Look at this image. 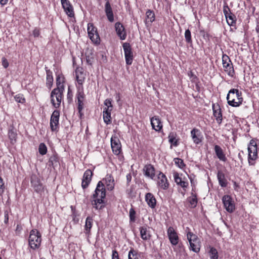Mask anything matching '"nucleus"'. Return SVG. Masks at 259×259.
I'll return each mask as SVG.
<instances>
[{
    "mask_svg": "<svg viewBox=\"0 0 259 259\" xmlns=\"http://www.w3.org/2000/svg\"><path fill=\"white\" fill-rule=\"evenodd\" d=\"M228 103L232 107H239L243 102L242 93L238 90L233 89L229 91L227 96Z\"/></svg>",
    "mask_w": 259,
    "mask_h": 259,
    "instance_id": "f257e3e1",
    "label": "nucleus"
},
{
    "mask_svg": "<svg viewBox=\"0 0 259 259\" xmlns=\"http://www.w3.org/2000/svg\"><path fill=\"white\" fill-rule=\"evenodd\" d=\"M41 238L40 234L36 230H32L30 232L29 237V244L33 249L38 248L41 243Z\"/></svg>",
    "mask_w": 259,
    "mask_h": 259,
    "instance_id": "f03ea898",
    "label": "nucleus"
},
{
    "mask_svg": "<svg viewBox=\"0 0 259 259\" xmlns=\"http://www.w3.org/2000/svg\"><path fill=\"white\" fill-rule=\"evenodd\" d=\"M248 161L250 165L255 164V160L257 158L256 144L255 141L251 140L248 147Z\"/></svg>",
    "mask_w": 259,
    "mask_h": 259,
    "instance_id": "7ed1b4c3",
    "label": "nucleus"
},
{
    "mask_svg": "<svg viewBox=\"0 0 259 259\" xmlns=\"http://www.w3.org/2000/svg\"><path fill=\"white\" fill-rule=\"evenodd\" d=\"M64 90L54 89L51 93V101L53 106L58 108L60 106Z\"/></svg>",
    "mask_w": 259,
    "mask_h": 259,
    "instance_id": "20e7f679",
    "label": "nucleus"
},
{
    "mask_svg": "<svg viewBox=\"0 0 259 259\" xmlns=\"http://www.w3.org/2000/svg\"><path fill=\"white\" fill-rule=\"evenodd\" d=\"M93 196L94 199H96V202H103L106 196V191L104 184L102 181L98 182Z\"/></svg>",
    "mask_w": 259,
    "mask_h": 259,
    "instance_id": "39448f33",
    "label": "nucleus"
},
{
    "mask_svg": "<svg viewBox=\"0 0 259 259\" xmlns=\"http://www.w3.org/2000/svg\"><path fill=\"white\" fill-rule=\"evenodd\" d=\"M222 63L224 71L229 76L233 77L234 74V70L231 61L228 55L226 54L223 55Z\"/></svg>",
    "mask_w": 259,
    "mask_h": 259,
    "instance_id": "423d86ee",
    "label": "nucleus"
},
{
    "mask_svg": "<svg viewBox=\"0 0 259 259\" xmlns=\"http://www.w3.org/2000/svg\"><path fill=\"white\" fill-rule=\"evenodd\" d=\"M126 64L130 65L132 64L133 60V53L132 50V48L129 43L124 42L122 45Z\"/></svg>",
    "mask_w": 259,
    "mask_h": 259,
    "instance_id": "0eeeda50",
    "label": "nucleus"
},
{
    "mask_svg": "<svg viewBox=\"0 0 259 259\" xmlns=\"http://www.w3.org/2000/svg\"><path fill=\"white\" fill-rule=\"evenodd\" d=\"M88 35L91 40L95 44L99 43L100 38L95 28L92 23L88 25Z\"/></svg>",
    "mask_w": 259,
    "mask_h": 259,
    "instance_id": "6e6552de",
    "label": "nucleus"
},
{
    "mask_svg": "<svg viewBox=\"0 0 259 259\" xmlns=\"http://www.w3.org/2000/svg\"><path fill=\"white\" fill-rule=\"evenodd\" d=\"M111 146L113 153L119 155L121 151V145L118 138L115 135L111 138Z\"/></svg>",
    "mask_w": 259,
    "mask_h": 259,
    "instance_id": "1a4fd4ad",
    "label": "nucleus"
},
{
    "mask_svg": "<svg viewBox=\"0 0 259 259\" xmlns=\"http://www.w3.org/2000/svg\"><path fill=\"white\" fill-rule=\"evenodd\" d=\"M224 207L229 212H232L235 209V204L232 198L229 195H225L222 198Z\"/></svg>",
    "mask_w": 259,
    "mask_h": 259,
    "instance_id": "9d476101",
    "label": "nucleus"
},
{
    "mask_svg": "<svg viewBox=\"0 0 259 259\" xmlns=\"http://www.w3.org/2000/svg\"><path fill=\"white\" fill-rule=\"evenodd\" d=\"M59 116V111L56 110L54 111L50 119V127L53 132L57 131L58 128Z\"/></svg>",
    "mask_w": 259,
    "mask_h": 259,
    "instance_id": "9b49d317",
    "label": "nucleus"
},
{
    "mask_svg": "<svg viewBox=\"0 0 259 259\" xmlns=\"http://www.w3.org/2000/svg\"><path fill=\"white\" fill-rule=\"evenodd\" d=\"M31 184L35 191L37 193L41 192L44 189L40 179L36 175H32L31 177Z\"/></svg>",
    "mask_w": 259,
    "mask_h": 259,
    "instance_id": "f8f14e48",
    "label": "nucleus"
},
{
    "mask_svg": "<svg viewBox=\"0 0 259 259\" xmlns=\"http://www.w3.org/2000/svg\"><path fill=\"white\" fill-rule=\"evenodd\" d=\"M167 235L168 239L172 245H176L179 242V237L177 232L172 227H169L167 229Z\"/></svg>",
    "mask_w": 259,
    "mask_h": 259,
    "instance_id": "ddd939ff",
    "label": "nucleus"
},
{
    "mask_svg": "<svg viewBox=\"0 0 259 259\" xmlns=\"http://www.w3.org/2000/svg\"><path fill=\"white\" fill-rule=\"evenodd\" d=\"M92 176L93 172L91 169H88L85 171L81 183V186L83 189H85L88 187L92 180Z\"/></svg>",
    "mask_w": 259,
    "mask_h": 259,
    "instance_id": "4468645a",
    "label": "nucleus"
},
{
    "mask_svg": "<svg viewBox=\"0 0 259 259\" xmlns=\"http://www.w3.org/2000/svg\"><path fill=\"white\" fill-rule=\"evenodd\" d=\"M62 7L68 16L73 17L74 16L73 7L68 0H61Z\"/></svg>",
    "mask_w": 259,
    "mask_h": 259,
    "instance_id": "2eb2a0df",
    "label": "nucleus"
},
{
    "mask_svg": "<svg viewBox=\"0 0 259 259\" xmlns=\"http://www.w3.org/2000/svg\"><path fill=\"white\" fill-rule=\"evenodd\" d=\"M150 121L152 128L155 131L159 132L162 128L163 125L158 116L152 117L150 119Z\"/></svg>",
    "mask_w": 259,
    "mask_h": 259,
    "instance_id": "dca6fc26",
    "label": "nucleus"
},
{
    "mask_svg": "<svg viewBox=\"0 0 259 259\" xmlns=\"http://www.w3.org/2000/svg\"><path fill=\"white\" fill-rule=\"evenodd\" d=\"M115 28L117 34L121 40H124L126 37V33L124 26L120 22H117L115 24Z\"/></svg>",
    "mask_w": 259,
    "mask_h": 259,
    "instance_id": "f3484780",
    "label": "nucleus"
},
{
    "mask_svg": "<svg viewBox=\"0 0 259 259\" xmlns=\"http://www.w3.org/2000/svg\"><path fill=\"white\" fill-rule=\"evenodd\" d=\"M103 184L106 185V188L108 190L111 191L114 188V180L110 175H107L104 179L101 181Z\"/></svg>",
    "mask_w": 259,
    "mask_h": 259,
    "instance_id": "a211bd4d",
    "label": "nucleus"
},
{
    "mask_svg": "<svg viewBox=\"0 0 259 259\" xmlns=\"http://www.w3.org/2000/svg\"><path fill=\"white\" fill-rule=\"evenodd\" d=\"M158 186L162 189H166L168 187V183L166 176L162 172L158 176Z\"/></svg>",
    "mask_w": 259,
    "mask_h": 259,
    "instance_id": "6ab92c4d",
    "label": "nucleus"
},
{
    "mask_svg": "<svg viewBox=\"0 0 259 259\" xmlns=\"http://www.w3.org/2000/svg\"><path fill=\"white\" fill-rule=\"evenodd\" d=\"M213 116L215 117L217 122L220 124L222 121V114L219 105L212 106Z\"/></svg>",
    "mask_w": 259,
    "mask_h": 259,
    "instance_id": "aec40b11",
    "label": "nucleus"
},
{
    "mask_svg": "<svg viewBox=\"0 0 259 259\" xmlns=\"http://www.w3.org/2000/svg\"><path fill=\"white\" fill-rule=\"evenodd\" d=\"M105 11L106 13V15L107 17L108 20L110 22H112L114 21V16L112 11V9L111 7L110 3L109 1H107L105 6Z\"/></svg>",
    "mask_w": 259,
    "mask_h": 259,
    "instance_id": "412c9836",
    "label": "nucleus"
},
{
    "mask_svg": "<svg viewBox=\"0 0 259 259\" xmlns=\"http://www.w3.org/2000/svg\"><path fill=\"white\" fill-rule=\"evenodd\" d=\"M93 220L92 217H88L85 220L84 233L89 237L90 235L91 229L93 226Z\"/></svg>",
    "mask_w": 259,
    "mask_h": 259,
    "instance_id": "4be33fe9",
    "label": "nucleus"
},
{
    "mask_svg": "<svg viewBox=\"0 0 259 259\" xmlns=\"http://www.w3.org/2000/svg\"><path fill=\"white\" fill-rule=\"evenodd\" d=\"M145 200L150 207L152 208L155 207L156 200L152 194L148 193L145 196Z\"/></svg>",
    "mask_w": 259,
    "mask_h": 259,
    "instance_id": "5701e85b",
    "label": "nucleus"
},
{
    "mask_svg": "<svg viewBox=\"0 0 259 259\" xmlns=\"http://www.w3.org/2000/svg\"><path fill=\"white\" fill-rule=\"evenodd\" d=\"M143 170L146 176L150 177L151 179H153L155 176V170L154 167L152 165L149 164L145 166L143 168Z\"/></svg>",
    "mask_w": 259,
    "mask_h": 259,
    "instance_id": "b1692460",
    "label": "nucleus"
},
{
    "mask_svg": "<svg viewBox=\"0 0 259 259\" xmlns=\"http://www.w3.org/2000/svg\"><path fill=\"white\" fill-rule=\"evenodd\" d=\"M214 151L217 157L221 161L225 162L227 158L221 147L218 145H215Z\"/></svg>",
    "mask_w": 259,
    "mask_h": 259,
    "instance_id": "393cba45",
    "label": "nucleus"
},
{
    "mask_svg": "<svg viewBox=\"0 0 259 259\" xmlns=\"http://www.w3.org/2000/svg\"><path fill=\"white\" fill-rule=\"evenodd\" d=\"M140 235L142 239L144 240H150L151 237L150 230L144 227L140 228Z\"/></svg>",
    "mask_w": 259,
    "mask_h": 259,
    "instance_id": "a878e982",
    "label": "nucleus"
},
{
    "mask_svg": "<svg viewBox=\"0 0 259 259\" xmlns=\"http://www.w3.org/2000/svg\"><path fill=\"white\" fill-rule=\"evenodd\" d=\"M174 177L175 181L177 185L181 186L184 189L186 188L188 186V182L187 181L183 180L179 176V174H175Z\"/></svg>",
    "mask_w": 259,
    "mask_h": 259,
    "instance_id": "bb28decb",
    "label": "nucleus"
},
{
    "mask_svg": "<svg viewBox=\"0 0 259 259\" xmlns=\"http://www.w3.org/2000/svg\"><path fill=\"white\" fill-rule=\"evenodd\" d=\"M217 178L219 182V184L222 187H225L227 185V181L225 178V175L221 171H219L217 174Z\"/></svg>",
    "mask_w": 259,
    "mask_h": 259,
    "instance_id": "cd10ccee",
    "label": "nucleus"
},
{
    "mask_svg": "<svg viewBox=\"0 0 259 259\" xmlns=\"http://www.w3.org/2000/svg\"><path fill=\"white\" fill-rule=\"evenodd\" d=\"M47 73V82L46 85L47 87H48L49 89H51L52 86L53 82V77L52 72L49 69H46Z\"/></svg>",
    "mask_w": 259,
    "mask_h": 259,
    "instance_id": "c85d7f7f",
    "label": "nucleus"
},
{
    "mask_svg": "<svg viewBox=\"0 0 259 259\" xmlns=\"http://www.w3.org/2000/svg\"><path fill=\"white\" fill-rule=\"evenodd\" d=\"M199 132V130L196 128H193L191 132L193 141L196 144H198L201 142V139L199 138V136L197 135V133Z\"/></svg>",
    "mask_w": 259,
    "mask_h": 259,
    "instance_id": "c756f323",
    "label": "nucleus"
},
{
    "mask_svg": "<svg viewBox=\"0 0 259 259\" xmlns=\"http://www.w3.org/2000/svg\"><path fill=\"white\" fill-rule=\"evenodd\" d=\"M64 77L61 75H58L56 78L57 89L64 90Z\"/></svg>",
    "mask_w": 259,
    "mask_h": 259,
    "instance_id": "7c9ffc66",
    "label": "nucleus"
},
{
    "mask_svg": "<svg viewBox=\"0 0 259 259\" xmlns=\"http://www.w3.org/2000/svg\"><path fill=\"white\" fill-rule=\"evenodd\" d=\"M111 110H108L104 109V111L103 112V116L104 121L107 124H110L111 122Z\"/></svg>",
    "mask_w": 259,
    "mask_h": 259,
    "instance_id": "2f4dec72",
    "label": "nucleus"
},
{
    "mask_svg": "<svg viewBox=\"0 0 259 259\" xmlns=\"http://www.w3.org/2000/svg\"><path fill=\"white\" fill-rule=\"evenodd\" d=\"M226 19L229 25L232 26L235 25L236 22V16L232 13L226 16Z\"/></svg>",
    "mask_w": 259,
    "mask_h": 259,
    "instance_id": "473e14b6",
    "label": "nucleus"
},
{
    "mask_svg": "<svg viewBox=\"0 0 259 259\" xmlns=\"http://www.w3.org/2000/svg\"><path fill=\"white\" fill-rule=\"evenodd\" d=\"M190 203V206L191 208H194L196 206L197 204V198L196 194L193 192L191 193V196L188 198Z\"/></svg>",
    "mask_w": 259,
    "mask_h": 259,
    "instance_id": "72a5a7b5",
    "label": "nucleus"
},
{
    "mask_svg": "<svg viewBox=\"0 0 259 259\" xmlns=\"http://www.w3.org/2000/svg\"><path fill=\"white\" fill-rule=\"evenodd\" d=\"M190 249L195 252H198L200 249V242H192L189 243Z\"/></svg>",
    "mask_w": 259,
    "mask_h": 259,
    "instance_id": "f704fd0d",
    "label": "nucleus"
},
{
    "mask_svg": "<svg viewBox=\"0 0 259 259\" xmlns=\"http://www.w3.org/2000/svg\"><path fill=\"white\" fill-rule=\"evenodd\" d=\"M58 157L56 155L51 156L49 160V165L52 166L54 168L58 165Z\"/></svg>",
    "mask_w": 259,
    "mask_h": 259,
    "instance_id": "c9c22d12",
    "label": "nucleus"
},
{
    "mask_svg": "<svg viewBox=\"0 0 259 259\" xmlns=\"http://www.w3.org/2000/svg\"><path fill=\"white\" fill-rule=\"evenodd\" d=\"M169 142L172 144L174 146L178 145V141L176 139V134L173 132L169 133L168 135Z\"/></svg>",
    "mask_w": 259,
    "mask_h": 259,
    "instance_id": "e433bc0d",
    "label": "nucleus"
},
{
    "mask_svg": "<svg viewBox=\"0 0 259 259\" xmlns=\"http://www.w3.org/2000/svg\"><path fill=\"white\" fill-rule=\"evenodd\" d=\"M187 236L189 243L192 242H200L198 237L192 232H188Z\"/></svg>",
    "mask_w": 259,
    "mask_h": 259,
    "instance_id": "4c0bfd02",
    "label": "nucleus"
},
{
    "mask_svg": "<svg viewBox=\"0 0 259 259\" xmlns=\"http://www.w3.org/2000/svg\"><path fill=\"white\" fill-rule=\"evenodd\" d=\"M146 21L148 22L152 23L155 20V14L151 10H148L146 12Z\"/></svg>",
    "mask_w": 259,
    "mask_h": 259,
    "instance_id": "58836bf2",
    "label": "nucleus"
},
{
    "mask_svg": "<svg viewBox=\"0 0 259 259\" xmlns=\"http://www.w3.org/2000/svg\"><path fill=\"white\" fill-rule=\"evenodd\" d=\"M210 259H218V253L217 250L214 247H210L208 252Z\"/></svg>",
    "mask_w": 259,
    "mask_h": 259,
    "instance_id": "ea45409f",
    "label": "nucleus"
},
{
    "mask_svg": "<svg viewBox=\"0 0 259 259\" xmlns=\"http://www.w3.org/2000/svg\"><path fill=\"white\" fill-rule=\"evenodd\" d=\"M76 80L79 84H82L84 79V77L83 74L81 72H80V73L79 74L78 71L76 70Z\"/></svg>",
    "mask_w": 259,
    "mask_h": 259,
    "instance_id": "a19ab883",
    "label": "nucleus"
},
{
    "mask_svg": "<svg viewBox=\"0 0 259 259\" xmlns=\"http://www.w3.org/2000/svg\"><path fill=\"white\" fill-rule=\"evenodd\" d=\"M9 137L11 140L12 143H14V142H15L17 138V134L12 130H9Z\"/></svg>",
    "mask_w": 259,
    "mask_h": 259,
    "instance_id": "79ce46f5",
    "label": "nucleus"
},
{
    "mask_svg": "<svg viewBox=\"0 0 259 259\" xmlns=\"http://www.w3.org/2000/svg\"><path fill=\"white\" fill-rule=\"evenodd\" d=\"M103 203L104 200H103V202L100 201L99 202H98L97 201L96 202V199H94V200L92 202L93 205L96 209H102L104 207V205L103 204Z\"/></svg>",
    "mask_w": 259,
    "mask_h": 259,
    "instance_id": "37998d69",
    "label": "nucleus"
},
{
    "mask_svg": "<svg viewBox=\"0 0 259 259\" xmlns=\"http://www.w3.org/2000/svg\"><path fill=\"white\" fill-rule=\"evenodd\" d=\"M39 152L41 155H45L47 152V148L44 143L40 144L39 146Z\"/></svg>",
    "mask_w": 259,
    "mask_h": 259,
    "instance_id": "c03bdc74",
    "label": "nucleus"
},
{
    "mask_svg": "<svg viewBox=\"0 0 259 259\" xmlns=\"http://www.w3.org/2000/svg\"><path fill=\"white\" fill-rule=\"evenodd\" d=\"M185 38L187 42L189 44L192 43L191 32L189 29H187L185 32Z\"/></svg>",
    "mask_w": 259,
    "mask_h": 259,
    "instance_id": "a18cd8bd",
    "label": "nucleus"
},
{
    "mask_svg": "<svg viewBox=\"0 0 259 259\" xmlns=\"http://www.w3.org/2000/svg\"><path fill=\"white\" fill-rule=\"evenodd\" d=\"M104 105L106 106L104 109L108 110H112V105L111 103V100L109 99H107L104 101Z\"/></svg>",
    "mask_w": 259,
    "mask_h": 259,
    "instance_id": "49530a36",
    "label": "nucleus"
},
{
    "mask_svg": "<svg viewBox=\"0 0 259 259\" xmlns=\"http://www.w3.org/2000/svg\"><path fill=\"white\" fill-rule=\"evenodd\" d=\"M175 163L176 165H177L180 168H183L185 166L183 160L179 158H175L174 159Z\"/></svg>",
    "mask_w": 259,
    "mask_h": 259,
    "instance_id": "de8ad7c7",
    "label": "nucleus"
},
{
    "mask_svg": "<svg viewBox=\"0 0 259 259\" xmlns=\"http://www.w3.org/2000/svg\"><path fill=\"white\" fill-rule=\"evenodd\" d=\"M128 258V259H139L136 251L133 249H131L129 251Z\"/></svg>",
    "mask_w": 259,
    "mask_h": 259,
    "instance_id": "09e8293b",
    "label": "nucleus"
},
{
    "mask_svg": "<svg viewBox=\"0 0 259 259\" xmlns=\"http://www.w3.org/2000/svg\"><path fill=\"white\" fill-rule=\"evenodd\" d=\"M15 99L16 102L20 103H24L25 101V99L23 97V95L18 94L15 96Z\"/></svg>",
    "mask_w": 259,
    "mask_h": 259,
    "instance_id": "8fccbe9b",
    "label": "nucleus"
},
{
    "mask_svg": "<svg viewBox=\"0 0 259 259\" xmlns=\"http://www.w3.org/2000/svg\"><path fill=\"white\" fill-rule=\"evenodd\" d=\"M130 218L131 222H134L135 221V215L136 212L133 208H131L130 210Z\"/></svg>",
    "mask_w": 259,
    "mask_h": 259,
    "instance_id": "3c124183",
    "label": "nucleus"
},
{
    "mask_svg": "<svg viewBox=\"0 0 259 259\" xmlns=\"http://www.w3.org/2000/svg\"><path fill=\"white\" fill-rule=\"evenodd\" d=\"M223 12L225 16V17L231 13L230 9L227 4L224 6Z\"/></svg>",
    "mask_w": 259,
    "mask_h": 259,
    "instance_id": "603ef678",
    "label": "nucleus"
},
{
    "mask_svg": "<svg viewBox=\"0 0 259 259\" xmlns=\"http://www.w3.org/2000/svg\"><path fill=\"white\" fill-rule=\"evenodd\" d=\"M77 104H78V110L79 112L80 113L81 110L83 109V100L77 99Z\"/></svg>",
    "mask_w": 259,
    "mask_h": 259,
    "instance_id": "864d4df0",
    "label": "nucleus"
},
{
    "mask_svg": "<svg viewBox=\"0 0 259 259\" xmlns=\"http://www.w3.org/2000/svg\"><path fill=\"white\" fill-rule=\"evenodd\" d=\"M5 187L3 183V180L0 177V195H2L4 192Z\"/></svg>",
    "mask_w": 259,
    "mask_h": 259,
    "instance_id": "5fc2aeb1",
    "label": "nucleus"
},
{
    "mask_svg": "<svg viewBox=\"0 0 259 259\" xmlns=\"http://www.w3.org/2000/svg\"><path fill=\"white\" fill-rule=\"evenodd\" d=\"M87 62L89 65H92L94 62V58L89 56H86Z\"/></svg>",
    "mask_w": 259,
    "mask_h": 259,
    "instance_id": "6e6d98bb",
    "label": "nucleus"
},
{
    "mask_svg": "<svg viewBox=\"0 0 259 259\" xmlns=\"http://www.w3.org/2000/svg\"><path fill=\"white\" fill-rule=\"evenodd\" d=\"M2 65L5 68H7L9 66V62L6 59V58L3 57L2 59Z\"/></svg>",
    "mask_w": 259,
    "mask_h": 259,
    "instance_id": "4d7b16f0",
    "label": "nucleus"
},
{
    "mask_svg": "<svg viewBox=\"0 0 259 259\" xmlns=\"http://www.w3.org/2000/svg\"><path fill=\"white\" fill-rule=\"evenodd\" d=\"M112 259H119L118 253L116 250L112 251Z\"/></svg>",
    "mask_w": 259,
    "mask_h": 259,
    "instance_id": "13d9d810",
    "label": "nucleus"
},
{
    "mask_svg": "<svg viewBox=\"0 0 259 259\" xmlns=\"http://www.w3.org/2000/svg\"><path fill=\"white\" fill-rule=\"evenodd\" d=\"M33 35L34 37H38L39 35V31L37 29H35L33 31Z\"/></svg>",
    "mask_w": 259,
    "mask_h": 259,
    "instance_id": "bf43d9fd",
    "label": "nucleus"
},
{
    "mask_svg": "<svg viewBox=\"0 0 259 259\" xmlns=\"http://www.w3.org/2000/svg\"><path fill=\"white\" fill-rule=\"evenodd\" d=\"M77 99H79L80 100H83L84 98V94L82 92H78L77 96Z\"/></svg>",
    "mask_w": 259,
    "mask_h": 259,
    "instance_id": "052dcab7",
    "label": "nucleus"
},
{
    "mask_svg": "<svg viewBox=\"0 0 259 259\" xmlns=\"http://www.w3.org/2000/svg\"><path fill=\"white\" fill-rule=\"evenodd\" d=\"M126 179L128 183L130 182L132 179V176L130 174L127 175Z\"/></svg>",
    "mask_w": 259,
    "mask_h": 259,
    "instance_id": "680f3d73",
    "label": "nucleus"
},
{
    "mask_svg": "<svg viewBox=\"0 0 259 259\" xmlns=\"http://www.w3.org/2000/svg\"><path fill=\"white\" fill-rule=\"evenodd\" d=\"M8 2V0H0V3L2 5H5Z\"/></svg>",
    "mask_w": 259,
    "mask_h": 259,
    "instance_id": "e2e57ef3",
    "label": "nucleus"
},
{
    "mask_svg": "<svg viewBox=\"0 0 259 259\" xmlns=\"http://www.w3.org/2000/svg\"><path fill=\"white\" fill-rule=\"evenodd\" d=\"M5 222L6 223L8 221V214H5Z\"/></svg>",
    "mask_w": 259,
    "mask_h": 259,
    "instance_id": "0e129e2a",
    "label": "nucleus"
},
{
    "mask_svg": "<svg viewBox=\"0 0 259 259\" xmlns=\"http://www.w3.org/2000/svg\"><path fill=\"white\" fill-rule=\"evenodd\" d=\"M70 93H71V91H70V89H68V97H69V96L70 95Z\"/></svg>",
    "mask_w": 259,
    "mask_h": 259,
    "instance_id": "69168bd1",
    "label": "nucleus"
},
{
    "mask_svg": "<svg viewBox=\"0 0 259 259\" xmlns=\"http://www.w3.org/2000/svg\"><path fill=\"white\" fill-rule=\"evenodd\" d=\"M238 157H239V158L240 159H241V155H240V153H239V154H238Z\"/></svg>",
    "mask_w": 259,
    "mask_h": 259,
    "instance_id": "338daca9",
    "label": "nucleus"
},
{
    "mask_svg": "<svg viewBox=\"0 0 259 259\" xmlns=\"http://www.w3.org/2000/svg\"><path fill=\"white\" fill-rule=\"evenodd\" d=\"M191 184L192 185L193 184V182H192V180H191Z\"/></svg>",
    "mask_w": 259,
    "mask_h": 259,
    "instance_id": "774afa93",
    "label": "nucleus"
}]
</instances>
